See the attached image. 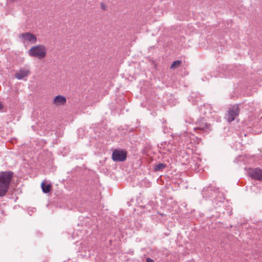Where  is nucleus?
Segmentation results:
<instances>
[{"label": "nucleus", "instance_id": "f257e3e1", "mask_svg": "<svg viewBox=\"0 0 262 262\" xmlns=\"http://www.w3.org/2000/svg\"><path fill=\"white\" fill-rule=\"evenodd\" d=\"M13 177L10 171L0 172V196H4L7 193Z\"/></svg>", "mask_w": 262, "mask_h": 262}, {"label": "nucleus", "instance_id": "f03ea898", "mask_svg": "<svg viewBox=\"0 0 262 262\" xmlns=\"http://www.w3.org/2000/svg\"><path fill=\"white\" fill-rule=\"evenodd\" d=\"M28 54L31 57L41 59L47 55V48L43 45L34 46L29 50Z\"/></svg>", "mask_w": 262, "mask_h": 262}, {"label": "nucleus", "instance_id": "7ed1b4c3", "mask_svg": "<svg viewBox=\"0 0 262 262\" xmlns=\"http://www.w3.org/2000/svg\"><path fill=\"white\" fill-rule=\"evenodd\" d=\"M18 38L24 44H34L37 42L36 36L30 32H25L19 34Z\"/></svg>", "mask_w": 262, "mask_h": 262}, {"label": "nucleus", "instance_id": "20e7f679", "mask_svg": "<svg viewBox=\"0 0 262 262\" xmlns=\"http://www.w3.org/2000/svg\"><path fill=\"white\" fill-rule=\"evenodd\" d=\"M126 157V152L123 150L115 149L112 154V159L114 161H124Z\"/></svg>", "mask_w": 262, "mask_h": 262}, {"label": "nucleus", "instance_id": "39448f33", "mask_svg": "<svg viewBox=\"0 0 262 262\" xmlns=\"http://www.w3.org/2000/svg\"><path fill=\"white\" fill-rule=\"evenodd\" d=\"M239 113V109L237 105H234L229 108L227 119L229 122L233 121Z\"/></svg>", "mask_w": 262, "mask_h": 262}, {"label": "nucleus", "instance_id": "423d86ee", "mask_svg": "<svg viewBox=\"0 0 262 262\" xmlns=\"http://www.w3.org/2000/svg\"><path fill=\"white\" fill-rule=\"evenodd\" d=\"M30 73V70L28 68H21L16 72L15 77L18 80L23 79L25 78H27Z\"/></svg>", "mask_w": 262, "mask_h": 262}, {"label": "nucleus", "instance_id": "0eeeda50", "mask_svg": "<svg viewBox=\"0 0 262 262\" xmlns=\"http://www.w3.org/2000/svg\"><path fill=\"white\" fill-rule=\"evenodd\" d=\"M249 176L251 178L262 181V170L259 168L252 169L249 171Z\"/></svg>", "mask_w": 262, "mask_h": 262}, {"label": "nucleus", "instance_id": "6e6552de", "mask_svg": "<svg viewBox=\"0 0 262 262\" xmlns=\"http://www.w3.org/2000/svg\"><path fill=\"white\" fill-rule=\"evenodd\" d=\"M67 99L62 95H58L55 97L52 101L53 104L57 106L64 105L66 104Z\"/></svg>", "mask_w": 262, "mask_h": 262}, {"label": "nucleus", "instance_id": "1a4fd4ad", "mask_svg": "<svg viewBox=\"0 0 262 262\" xmlns=\"http://www.w3.org/2000/svg\"><path fill=\"white\" fill-rule=\"evenodd\" d=\"M41 188L42 191L44 193H47L50 192L51 190V184H45L44 183H42L41 184Z\"/></svg>", "mask_w": 262, "mask_h": 262}, {"label": "nucleus", "instance_id": "9d476101", "mask_svg": "<svg viewBox=\"0 0 262 262\" xmlns=\"http://www.w3.org/2000/svg\"><path fill=\"white\" fill-rule=\"evenodd\" d=\"M166 167V165L163 163H159L155 165L154 169L155 171H160L164 169Z\"/></svg>", "mask_w": 262, "mask_h": 262}, {"label": "nucleus", "instance_id": "9b49d317", "mask_svg": "<svg viewBox=\"0 0 262 262\" xmlns=\"http://www.w3.org/2000/svg\"><path fill=\"white\" fill-rule=\"evenodd\" d=\"M182 61L181 60H176L173 62L170 66V69H174L179 67H180Z\"/></svg>", "mask_w": 262, "mask_h": 262}, {"label": "nucleus", "instance_id": "f8f14e48", "mask_svg": "<svg viewBox=\"0 0 262 262\" xmlns=\"http://www.w3.org/2000/svg\"><path fill=\"white\" fill-rule=\"evenodd\" d=\"M101 8L103 10H105L106 9V6H105V5L103 4V3H101Z\"/></svg>", "mask_w": 262, "mask_h": 262}, {"label": "nucleus", "instance_id": "ddd939ff", "mask_svg": "<svg viewBox=\"0 0 262 262\" xmlns=\"http://www.w3.org/2000/svg\"><path fill=\"white\" fill-rule=\"evenodd\" d=\"M146 262H154V261L150 258H147L146 259Z\"/></svg>", "mask_w": 262, "mask_h": 262}, {"label": "nucleus", "instance_id": "4468645a", "mask_svg": "<svg viewBox=\"0 0 262 262\" xmlns=\"http://www.w3.org/2000/svg\"><path fill=\"white\" fill-rule=\"evenodd\" d=\"M3 108V105L1 104V103L0 102V110H2Z\"/></svg>", "mask_w": 262, "mask_h": 262}, {"label": "nucleus", "instance_id": "2eb2a0df", "mask_svg": "<svg viewBox=\"0 0 262 262\" xmlns=\"http://www.w3.org/2000/svg\"><path fill=\"white\" fill-rule=\"evenodd\" d=\"M200 129L199 128H194V129Z\"/></svg>", "mask_w": 262, "mask_h": 262}]
</instances>
